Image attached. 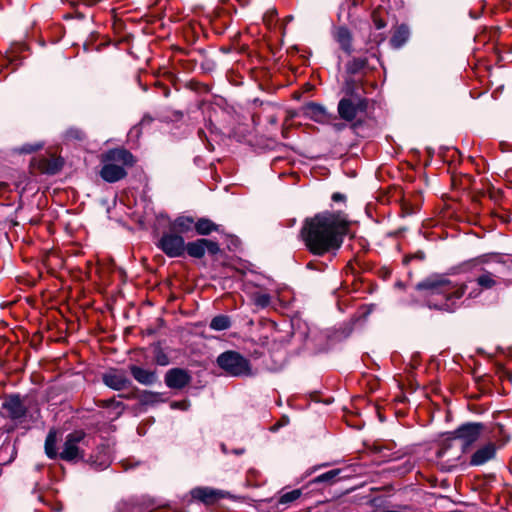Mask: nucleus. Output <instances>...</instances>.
I'll list each match as a JSON object with an SVG mask.
<instances>
[{"label":"nucleus","instance_id":"1","mask_svg":"<svg viewBox=\"0 0 512 512\" xmlns=\"http://www.w3.org/2000/svg\"><path fill=\"white\" fill-rule=\"evenodd\" d=\"M348 231V222L341 213L321 212L305 219L300 236L307 250L315 256L335 253Z\"/></svg>","mask_w":512,"mask_h":512},{"label":"nucleus","instance_id":"2","mask_svg":"<svg viewBox=\"0 0 512 512\" xmlns=\"http://www.w3.org/2000/svg\"><path fill=\"white\" fill-rule=\"evenodd\" d=\"M416 289L426 291L427 306L445 312H453L456 309L457 300L465 294V283H454L444 275H431L417 283Z\"/></svg>","mask_w":512,"mask_h":512},{"label":"nucleus","instance_id":"3","mask_svg":"<svg viewBox=\"0 0 512 512\" xmlns=\"http://www.w3.org/2000/svg\"><path fill=\"white\" fill-rule=\"evenodd\" d=\"M484 425L478 422L465 423L451 432L450 437L443 441L442 446L437 451V456L442 458L451 449L456 441L460 442L462 452H466L475 442H477L483 432Z\"/></svg>","mask_w":512,"mask_h":512},{"label":"nucleus","instance_id":"4","mask_svg":"<svg viewBox=\"0 0 512 512\" xmlns=\"http://www.w3.org/2000/svg\"><path fill=\"white\" fill-rule=\"evenodd\" d=\"M92 437L83 430H75L66 435L59 458L66 462L86 460V450L92 444Z\"/></svg>","mask_w":512,"mask_h":512},{"label":"nucleus","instance_id":"5","mask_svg":"<svg viewBox=\"0 0 512 512\" xmlns=\"http://www.w3.org/2000/svg\"><path fill=\"white\" fill-rule=\"evenodd\" d=\"M345 92L347 96L339 101L337 110L341 119L351 122L358 114L366 113L368 99L354 92V81L346 82Z\"/></svg>","mask_w":512,"mask_h":512},{"label":"nucleus","instance_id":"6","mask_svg":"<svg viewBox=\"0 0 512 512\" xmlns=\"http://www.w3.org/2000/svg\"><path fill=\"white\" fill-rule=\"evenodd\" d=\"M2 409L4 410V413H0L2 418H9L13 422L11 425L3 426L7 433L14 431L16 426L23 423L29 414L25 399L17 394L8 395L2 403Z\"/></svg>","mask_w":512,"mask_h":512},{"label":"nucleus","instance_id":"7","mask_svg":"<svg viewBox=\"0 0 512 512\" xmlns=\"http://www.w3.org/2000/svg\"><path fill=\"white\" fill-rule=\"evenodd\" d=\"M218 366L232 376L251 375V366L248 359L236 351H226L217 358Z\"/></svg>","mask_w":512,"mask_h":512},{"label":"nucleus","instance_id":"8","mask_svg":"<svg viewBox=\"0 0 512 512\" xmlns=\"http://www.w3.org/2000/svg\"><path fill=\"white\" fill-rule=\"evenodd\" d=\"M168 257H180L185 252L184 238L173 232L164 233L157 244Z\"/></svg>","mask_w":512,"mask_h":512},{"label":"nucleus","instance_id":"9","mask_svg":"<svg viewBox=\"0 0 512 512\" xmlns=\"http://www.w3.org/2000/svg\"><path fill=\"white\" fill-rule=\"evenodd\" d=\"M101 162L112 163L122 169L132 167L135 164L134 156L126 149H110L102 154Z\"/></svg>","mask_w":512,"mask_h":512},{"label":"nucleus","instance_id":"10","mask_svg":"<svg viewBox=\"0 0 512 512\" xmlns=\"http://www.w3.org/2000/svg\"><path fill=\"white\" fill-rule=\"evenodd\" d=\"M191 379L189 372L182 368H172L165 374V384L171 389H183Z\"/></svg>","mask_w":512,"mask_h":512},{"label":"nucleus","instance_id":"11","mask_svg":"<svg viewBox=\"0 0 512 512\" xmlns=\"http://www.w3.org/2000/svg\"><path fill=\"white\" fill-rule=\"evenodd\" d=\"M497 445L494 442H487L479 447L471 456V466H482L493 460L497 454Z\"/></svg>","mask_w":512,"mask_h":512},{"label":"nucleus","instance_id":"12","mask_svg":"<svg viewBox=\"0 0 512 512\" xmlns=\"http://www.w3.org/2000/svg\"><path fill=\"white\" fill-rule=\"evenodd\" d=\"M102 380L106 386L116 391L126 388L131 383L125 372L117 369H111L104 373Z\"/></svg>","mask_w":512,"mask_h":512},{"label":"nucleus","instance_id":"13","mask_svg":"<svg viewBox=\"0 0 512 512\" xmlns=\"http://www.w3.org/2000/svg\"><path fill=\"white\" fill-rule=\"evenodd\" d=\"M101 178L108 183H115L127 176V171L112 163L102 162L100 170Z\"/></svg>","mask_w":512,"mask_h":512},{"label":"nucleus","instance_id":"14","mask_svg":"<svg viewBox=\"0 0 512 512\" xmlns=\"http://www.w3.org/2000/svg\"><path fill=\"white\" fill-rule=\"evenodd\" d=\"M85 461L98 470L107 468L111 463L108 449L104 446L97 447L95 452L92 453Z\"/></svg>","mask_w":512,"mask_h":512},{"label":"nucleus","instance_id":"15","mask_svg":"<svg viewBox=\"0 0 512 512\" xmlns=\"http://www.w3.org/2000/svg\"><path fill=\"white\" fill-rule=\"evenodd\" d=\"M129 370L133 378L142 385H152L158 379L156 371L144 369L137 365H131Z\"/></svg>","mask_w":512,"mask_h":512},{"label":"nucleus","instance_id":"16","mask_svg":"<svg viewBox=\"0 0 512 512\" xmlns=\"http://www.w3.org/2000/svg\"><path fill=\"white\" fill-rule=\"evenodd\" d=\"M334 39L340 45L341 49L347 53L351 54L353 52L352 40L353 36L351 31L345 26H339L334 30L333 33Z\"/></svg>","mask_w":512,"mask_h":512},{"label":"nucleus","instance_id":"17","mask_svg":"<svg viewBox=\"0 0 512 512\" xmlns=\"http://www.w3.org/2000/svg\"><path fill=\"white\" fill-rule=\"evenodd\" d=\"M63 161L57 157H43L38 160V168L47 174H56L61 170Z\"/></svg>","mask_w":512,"mask_h":512},{"label":"nucleus","instance_id":"18","mask_svg":"<svg viewBox=\"0 0 512 512\" xmlns=\"http://www.w3.org/2000/svg\"><path fill=\"white\" fill-rule=\"evenodd\" d=\"M454 448L455 445L451 449H449L445 456L442 458L437 456V458L441 461L442 469L446 471H450L451 469L455 468L461 458V455L464 453L462 452L461 447L460 449Z\"/></svg>","mask_w":512,"mask_h":512},{"label":"nucleus","instance_id":"19","mask_svg":"<svg viewBox=\"0 0 512 512\" xmlns=\"http://www.w3.org/2000/svg\"><path fill=\"white\" fill-rule=\"evenodd\" d=\"M205 238H200L185 244V251L193 258H202L206 252Z\"/></svg>","mask_w":512,"mask_h":512},{"label":"nucleus","instance_id":"20","mask_svg":"<svg viewBox=\"0 0 512 512\" xmlns=\"http://www.w3.org/2000/svg\"><path fill=\"white\" fill-rule=\"evenodd\" d=\"M193 226L195 221L190 216H179L171 223V229L178 233H187Z\"/></svg>","mask_w":512,"mask_h":512},{"label":"nucleus","instance_id":"21","mask_svg":"<svg viewBox=\"0 0 512 512\" xmlns=\"http://www.w3.org/2000/svg\"><path fill=\"white\" fill-rule=\"evenodd\" d=\"M57 434L55 430H50L45 439V453L50 459L59 457V452L56 449Z\"/></svg>","mask_w":512,"mask_h":512},{"label":"nucleus","instance_id":"22","mask_svg":"<svg viewBox=\"0 0 512 512\" xmlns=\"http://www.w3.org/2000/svg\"><path fill=\"white\" fill-rule=\"evenodd\" d=\"M409 29L405 25L399 26L394 32L390 42L394 48L403 46L409 38Z\"/></svg>","mask_w":512,"mask_h":512},{"label":"nucleus","instance_id":"23","mask_svg":"<svg viewBox=\"0 0 512 512\" xmlns=\"http://www.w3.org/2000/svg\"><path fill=\"white\" fill-rule=\"evenodd\" d=\"M195 230L199 235H209L213 231H218V225L207 218H200L195 222Z\"/></svg>","mask_w":512,"mask_h":512},{"label":"nucleus","instance_id":"24","mask_svg":"<svg viewBox=\"0 0 512 512\" xmlns=\"http://www.w3.org/2000/svg\"><path fill=\"white\" fill-rule=\"evenodd\" d=\"M477 284L484 289H491L497 285L496 275L490 271L483 270V273L476 279Z\"/></svg>","mask_w":512,"mask_h":512},{"label":"nucleus","instance_id":"25","mask_svg":"<svg viewBox=\"0 0 512 512\" xmlns=\"http://www.w3.org/2000/svg\"><path fill=\"white\" fill-rule=\"evenodd\" d=\"M192 496L195 499L201 500L205 503L209 502L210 500H213L217 496V492L209 489V488H195L192 491Z\"/></svg>","mask_w":512,"mask_h":512},{"label":"nucleus","instance_id":"26","mask_svg":"<svg viewBox=\"0 0 512 512\" xmlns=\"http://www.w3.org/2000/svg\"><path fill=\"white\" fill-rule=\"evenodd\" d=\"M231 327L230 318L226 315L215 316L210 322V328L215 331L227 330Z\"/></svg>","mask_w":512,"mask_h":512},{"label":"nucleus","instance_id":"27","mask_svg":"<svg viewBox=\"0 0 512 512\" xmlns=\"http://www.w3.org/2000/svg\"><path fill=\"white\" fill-rule=\"evenodd\" d=\"M367 65L366 58H354L347 65V70L349 73L356 74L365 68Z\"/></svg>","mask_w":512,"mask_h":512},{"label":"nucleus","instance_id":"28","mask_svg":"<svg viewBox=\"0 0 512 512\" xmlns=\"http://www.w3.org/2000/svg\"><path fill=\"white\" fill-rule=\"evenodd\" d=\"M341 470L340 469H333L328 472H325L319 476H317L314 479L315 483H322V482H332L339 474Z\"/></svg>","mask_w":512,"mask_h":512},{"label":"nucleus","instance_id":"29","mask_svg":"<svg viewBox=\"0 0 512 512\" xmlns=\"http://www.w3.org/2000/svg\"><path fill=\"white\" fill-rule=\"evenodd\" d=\"M253 300L255 305L261 308H265L270 304L271 297L269 294L266 293H257L254 295Z\"/></svg>","mask_w":512,"mask_h":512},{"label":"nucleus","instance_id":"30","mask_svg":"<svg viewBox=\"0 0 512 512\" xmlns=\"http://www.w3.org/2000/svg\"><path fill=\"white\" fill-rule=\"evenodd\" d=\"M495 262L506 269H511L512 255H496Z\"/></svg>","mask_w":512,"mask_h":512},{"label":"nucleus","instance_id":"31","mask_svg":"<svg viewBox=\"0 0 512 512\" xmlns=\"http://www.w3.org/2000/svg\"><path fill=\"white\" fill-rule=\"evenodd\" d=\"M97 406H99L101 408H108V407H112V406H114L116 408H120V407H122V403L119 401H116L114 398H110V399L98 400Z\"/></svg>","mask_w":512,"mask_h":512},{"label":"nucleus","instance_id":"32","mask_svg":"<svg viewBox=\"0 0 512 512\" xmlns=\"http://www.w3.org/2000/svg\"><path fill=\"white\" fill-rule=\"evenodd\" d=\"M206 251L212 255L220 252V247L217 242L205 238Z\"/></svg>","mask_w":512,"mask_h":512},{"label":"nucleus","instance_id":"33","mask_svg":"<svg viewBox=\"0 0 512 512\" xmlns=\"http://www.w3.org/2000/svg\"><path fill=\"white\" fill-rule=\"evenodd\" d=\"M299 496H300V491L299 490H293L291 492H288V493L282 495L280 502L281 503L291 502V501H294V500L298 499Z\"/></svg>","mask_w":512,"mask_h":512},{"label":"nucleus","instance_id":"34","mask_svg":"<svg viewBox=\"0 0 512 512\" xmlns=\"http://www.w3.org/2000/svg\"><path fill=\"white\" fill-rule=\"evenodd\" d=\"M155 361L160 366H166L169 364V357L161 350H158L155 354Z\"/></svg>","mask_w":512,"mask_h":512},{"label":"nucleus","instance_id":"35","mask_svg":"<svg viewBox=\"0 0 512 512\" xmlns=\"http://www.w3.org/2000/svg\"><path fill=\"white\" fill-rule=\"evenodd\" d=\"M372 19L376 29H383L384 27H386V22L383 19H381L376 12L372 14Z\"/></svg>","mask_w":512,"mask_h":512},{"label":"nucleus","instance_id":"36","mask_svg":"<svg viewBox=\"0 0 512 512\" xmlns=\"http://www.w3.org/2000/svg\"><path fill=\"white\" fill-rule=\"evenodd\" d=\"M276 15H277V11H276V9H275V8H273V9H270V10L266 13V15H265L264 19H265V20H267V21L270 23V22H272V21H273V19H274V17H275Z\"/></svg>","mask_w":512,"mask_h":512},{"label":"nucleus","instance_id":"37","mask_svg":"<svg viewBox=\"0 0 512 512\" xmlns=\"http://www.w3.org/2000/svg\"><path fill=\"white\" fill-rule=\"evenodd\" d=\"M41 148L40 145L32 146V145H25L21 148V152L23 153H31L33 151H36L37 149Z\"/></svg>","mask_w":512,"mask_h":512},{"label":"nucleus","instance_id":"38","mask_svg":"<svg viewBox=\"0 0 512 512\" xmlns=\"http://www.w3.org/2000/svg\"><path fill=\"white\" fill-rule=\"evenodd\" d=\"M332 200L334 202H345L346 201V196L342 193H339V192H336L332 195Z\"/></svg>","mask_w":512,"mask_h":512},{"label":"nucleus","instance_id":"39","mask_svg":"<svg viewBox=\"0 0 512 512\" xmlns=\"http://www.w3.org/2000/svg\"><path fill=\"white\" fill-rule=\"evenodd\" d=\"M311 109L314 111V112H317V113H320V114H324L325 110L322 106L320 105H316V104H313L311 106Z\"/></svg>","mask_w":512,"mask_h":512},{"label":"nucleus","instance_id":"40","mask_svg":"<svg viewBox=\"0 0 512 512\" xmlns=\"http://www.w3.org/2000/svg\"><path fill=\"white\" fill-rule=\"evenodd\" d=\"M269 122H270L271 124H276V123H277V118H276L275 116H270V117H269Z\"/></svg>","mask_w":512,"mask_h":512},{"label":"nucleus","instance_id":"41","mask_svg":"<svg viewBox=\"0 0 512 512\" xmlns=\"http://www.w3.org/2000/svg\"><path fill=\"white\" fill-rule=\"evenodd\" d=\"M4 187H6V184L0 181V190H2Z\"/></svg>","mask_w":512,"mask_h":512},{"label":"nucleus","instance_id":"42","mask_svg":"<svg viewBox=\"0 0 512 512\" xmlns=\"http://www.w3.org/2000/svg\"><path fill=\"white\" fill-rule=\"evenodd\" d=\"M478 261H479L480 263H487V262H488V260H486L485 258L479 259Z\"/></svg>","mask_w":512,"mask_h":512},{"label":"nucleus","instance_id":"43","mask_svg":"<svg viewBox=\"0 0 512 512\" xmlns=\"http://www.w3.org/2000/svg\"><path fill=\"white\" fill-rule=\"evenodd\" d=\"M16 454H17V451H16V449L14 448V450H13V454H12V459H11V460H13V459L15 458Z\"/></svg>","mask_w":512,"mask_h":512},{"label":"nucleus","instance_id":"44","mask_svg":"<svg viewBox=\"0 0 512 512\" xmlns=\"http://www.w3.org/2000/svg\"><path fill=\"white\" fill-rule=\"evenodd\" d=\"M286 134H287V130H286V129H283V131H282V135H283V137H285V138H286V137H287V135H286Z\"/></svg>","mask_w":512,"mask_h":512},{"label":"nucleus","instance_id":"45","mask_svg":"<svg viewBox=\"0 0 512 512\" xmlns=\"http://www.w3.org/2000/svg\"><path fill=\"white\" fill-rule=\"evenodd\" d=\"M147 394H149L150 396H156V395H157V394H154V393H152V392H149V393H147V392H146V393H145V397L147 396Z\"/></svg>","mask_w":512,"mask_h":512},{"label":"nucleus","instance_id":"46","mask_svg":"<svg viewBox=\"0 0 512 512\" xmlns=\"http://www.w3.org/2000/svg\"><path fill=\"white\" fill-rule=\"evenodd\" d=\"M178 405H179V403L174 402V403L172 404V407H173V408H175V407H178Z\"/></svg>","mask_w":512,"mask_h":512}]
</instances>
